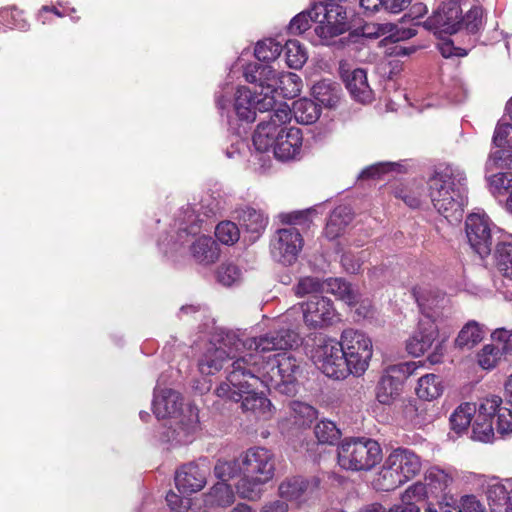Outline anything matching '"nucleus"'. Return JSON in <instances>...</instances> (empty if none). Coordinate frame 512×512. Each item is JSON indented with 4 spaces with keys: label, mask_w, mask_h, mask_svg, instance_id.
<instances>
[{
    "label": "nucleus",
    "mask_w": 512,
    "mask_h": 512,
    "mask_svg": "<svg viewBox=\"0 0 512 512\" xmlns=\"http://www.w3.org/2000/svg\"><path fill=\"white\" fill-rule=\"evenodd\" d=\"M297 341V336L291 331L285 332L284 335L265 334L260 337H251L241 339L237 333L233 331H220L216 333L211 341L207 344L204 352L199 357L198 369L203 375H213L220 371L227 362L231 361L227 368L226 381H223L216 388V395L223 399H239L240 393L232 391V387L242 389L245 381L239 377V385L230 381V375L234 370L235 363L239 359H244V366H248L249 354L251 351H273L286 350Z\"/></svg>",
    "instance_id": "nucleus-1"
},
{
    "label": "nucleus",
    "mask_w": 512,
    "mask_h": 512,
    "mask_svg": "<svg viewBox=\"0 0 512 512\" xmlns=\"http://www.w3.org/2000/svg\"><path fill=\"white\" fill-rule=\"evenodd\" d=\"M275 470V455L264 447L249 448L237 458L219 460L214 466L218 479L238 478L235 488L239 497L250 501L261 498L263 486L274 478Z\"/></svg>",
    "instance_id": "nucleus-2"
},
{
    "label": "nucleus",
    "mask_w": 512,
    "mask_h": 512,
    "mask_svg": "<svg viewBox=\"0 0 512 512\" xmlns=\"http://www.w3.org/2000/svg\"><path fill=\"white\" fill-rule=\"evenodd\" d=\"M266 351H251L249 364L244 366V359H239L230 375V381L239 385V377L245 385L262 383L268 389H275L280 393L292 395L296 392L299 363L290 353H277L264 358Z\"/></svg>",
    "instance_id": "nucleus-3"
},
{
    "label": "nucleus",
    "mask_w": 512,
    "mask_h": 512,
    "mask_svg": "<svg viewBox=\"0 0 512 512\" xmlns=\"http://www.w3.org/2000/svg\"><path fill=\"white\" fill-rule=\"evenodd\" d=\"M429 197L434 208L450 222L460 221L466 204V176L452 165L440 167L428 181Z\"/></svg>",
    "instance_id": "nucleus-4"
},
{
    "label": "nucleus",
    "mask_w": 512,
    "mask_h": 512,
    "mask_svg": "<svg viewBox=\"0 0 512 512\" xmlns=\"http://www.w3.org/2000/svg\"><path fill=\"white\" fill-rule=\"evenodd\" d=\"M181 395L172 389L155 390L153 411L157 418H171L170 427L165 437L172 444L185 445L191 443L200 430L198 411L189 406L182 410Z\"/></svg>",
    "instance_id": "nucleus-5"
},
{
    "label": "nucleus",
    "mask_w": 512,
    "mask_h": 512,
    "mask_svg": "<svg viewBox=\"0 0 512 512\" xmlns=\"http://www.w3.org/2000/svg\"><path fill=\"white\" fill-rule=\"evenodd\" d=\"M283 322H289L288 328H281L268 334L284 335L291 331L297 336V341L291 346L298 345L299 336L295 331L300 322L310 330H319L334 325L340 321V315L334 307L331 299L324 296H314L306 302L299 303L289 308L282 317ZM287 349H290L288 347Z\"/></svg>",
    "instance_id": "nucleus-6"
},
{
    "label": "nucleus",
    "mask_w": 512,
    "mask_h": 512,
    "mask_svg": "<svg viewBox=\"0 0 512 512\" xmlns=\"http://www.w3.org/2000/svg\"><path fill=\"white\" fill-rule=\"evenodd\" d=\"M422 469V460L413 450L399 447L386 457L375 486L382 491H392L416 477Z\"/></svg>",
    "instance_id": "nucleus-7"
},
{
    "label": "nucleus",
    "mask_w": 512,
    "mask_h": 512,
    "mask_svg": "<svg viewBox=\"0 0 512 512\" xmlns=\"http://www.w3.org/2000/svg\"><path fill=\"white\" fill-rule=\"evenodd\" d=\"M243 76L248 83L257 84L274 97L279 91L284 98H294L302 89V80L297 74L277 72L269 65L250 63L244 68Z\"/></svg>",
    "instance_id": "nucleus-8"
},
{
    "label": "nucleus",
    "mask_w": 512,
    "mask_h": 512,
    "mask_svg": "<svg viewBox=\"0 0 512 512\" xmlns=\"http://www.w3.org/2000/svg\"><path fill=\"white\" fill-rule=\"evenodd\" d=\"M381 460V446L370 438H345L337 447V464L347 471H369Z\"/></svg>",
    "instance_id": "nucleus-9"
},
{
    "label": "nucleus",
    "mask_w": 512,
    "mask_h": 512,
    "mask_svg": "<svg viewBox=\"0 0 512 512\" xmlns=\"http://www.w3.org/2000/svg\"><path fill=\"white\" fill-rule=\"evenodd\" d=\"M184 218L187 227L180 229L178 232V240L181 245L190 243V253L193 259L202 265H210L215 263L220 255L218 245L212 237L206 235L196 236L195 226L199 222H203L199 214H196L194 208H188Z\"/></svg>",
    "instance_id": "nucleus-10"
},
{
    "label": "nucleus",
    "mask_w": 512,
    "mask_h": 512,
    "mask_svg": "<svg viewBox=\"0 0 512 512\" xmlns=\"http://www.w3.org/2000/svg\"><path fill=\"white\" fill-rule=\"evenodd\" d=\"M264 112L269 114L266 119L257 125L253 134V144L260 152L270 151L271 145L277 139V136L293 128L289 126L292 111L286 102L276 100V105L269 110H264Z\"/></svg>",
    "instance_id": "nucleus-11"
},
{
    "label": "nucleus",
    "mask_w": 512,
    "mask_h": 512,
    "mask_svg": "<svg viewBox=\"0 0 512 512\" xmlns=\"http://www.w3.org/2000/svg\"><path fill=\"white\" fill-rule=\"evenodd\" d=\"M349 374L362 376L369 367L373 355L372 340L363 332L349 328L340 336Z\"/></svg>",
    "instance_id": "nucleus-12"
},
{
    "label": "nucleus",
    "mask_w": 512,
    "mask_h": 512,
    "mask_svg": "<svg viewBox=\"0 0 512 512\" xmlns=\"http://www.w3.org/2000/svg\"><path fill=\"white\" fill-rule=\"evenodd\" d=\"M312 11L315 22L319 23L315 28V34L320 44L330 45L334 37L349 29L346 12L339 5L315 3Z\"/></svg>",
    "instance_id": "nucleus-13"
},
{
    "label": "nucleus",
    "mask_w": 512,
    "mask_h": 512,
    "mask_svg": "<svg viewBox=\"0 0 512 512\" xmlns=\"http://www.w3.org/2000/svg\"><path fill=\"white\" fill-rule=\"evenodd\" d=\"M312 358L315 365L330 378L345 379L350 375L341 340H325L315 348Z\"/></svg>",
    "instance_id": "nucleus-14"
},
{
    "label": "nucleus",
    "mask_w": 512,
    "mask_h": 512,
    "mask_svg": "<svg viewBox=\"0 0 512 512\" xmlns=\"http://www.w3.org/2000/svg\"><path fill=\"white\" fill-rule=\"evenodd\" d=\"M465 232L471 248L484 258L490 254L493 238L500 230L485 213L475 212L467 216Z\"/></svg>",
    "instance_id": "nucleus-15"
},
{
    "label": "nucleus",
    "mask_w": 512,
    "mask_h": 512,
    "mask_svg": "<svg viewBox=\"0 0 512 512\" xmlns=\"http://www.w3.org/2000/svg\"><path fill=\"white\" fill-rule=\"evenodd\" d=\"M255 92L245 86H239L234 94L233 110L239 119L252 122L256 118V112H264L276 105V98L270 95L266 90Z\"/></svg>",
    "instance_id": "nucleus-16"
},
{
    "label": "nucleus",
    "mask_w": 512,
    "mask_h": 512,
    "mask_svg": "<svg viewBox=\"0 0 512 512\" xmlns=\"http://www.w3.org/2000/svg\"><path fill=\"white\" fill-rule=\"evenodd\" d=\"M510 122L499 123L495 129L493 143L497 147L492 151L486 162V168H512V98L506 105Z\"/></svg>",
    "instance_id": "nucleus-17"
},
{
    "label": "nucleus",
    "mask_w": 512,
    "mask_h": 512,
    "mask_svg": "<svg viewBox=\"0 0 512 512\" xmlns=\"http://www.w3.org/2000/svg\"><path fill=\"white\" fill-rule=\"evenodd\" d=\"M303 238L295 227L279 229L270 242L272 258L284 265L293 264L302 250Z\"/></svg>",
    "instance_id": "nucleus-18"
},
{
    "label": "nucleus",
    "mask_w": 512,
    "mask_h": 512,
    "mask_svg": "<svg viewBox=\"0 0 512 512\" xmlns=\"http://www.w3.org/2000/svg\"><path fill=\"white\" fill-rule=\"evenodd\" d=\"M420 363L410 361L389 366L377 386L378 401L382 404H390L399 395L402 381L413 375Z\"/></svg>",
    "instance_id": "nucleus-19"
},
{
    "label": "nucleus",
    "mask_w": 512,
    "mask_h": 512,
    "mask_svg": "<svg viewBox=\"0 0 512 512\" xmlns=\"http://www.w3.org/2000/svg\"><path fill=\"white\" fill-rule=\"evenodd\" d=\"M422 305L426 313L425 317L419 318L417 329L406 341L407 352L415 357L423 355L430 349L439 334V325L430 318L433 316L429 311L431 307L425 302Z\"/></svg>",
    "instance_id": "nucleus-20"
},
{
    "label": "nucleus",
    "mask_w": 512,
    "mask_h": 512,
    "mask_svg": "<svg viewBox=\"0 0 512 512\" xmlns=\"http://www.w3.org/2000/svg\"><path fill=\"white\" fill-rule=\"evenodd\" d=\"M209 470L206 459L183 465L175 474V484L178 491L184 495L201 491L207 483Z\"/></svg>",
    "instance_id": "nucleus-21"
},
{
    "label": "nucleus",
    "mask_w": 512,
    "mask_h": 512,
    "mask_svg": "<svg viewBox=\"0 0 512 512\" xmlns=\"http://www.w3.org/2000/svg\"><path fill=\"white\" fill-rule=\"evenodd\" d=\"M320 481L318 478L305 479L295 476L285 479L279 485V495L285 501L300 505L306 502L318 490Z\"/></svg>",
    "instance_id": "nucleus-22"
},
{
    "label": "nucleus",
    "mask_w": 512,
    "mask_h": 512,
    "mask_svg": "<svg viewBox=\"0 0 512 512\" xmlns=\"http://www.w3.org/2000/svg\"><path fill=\"white\" fill-rule=\"evenodd\" d=\"M257 385L246 384L240 389L232 387V391L240 393L239 399H230L233 402L241 401V408L244 412H251L256 418L269 419L272 415V404L268 398L253 391Z\"/></svg>",
    "instance_id": "nucleus-23"
},
{
    "label": "nucleus",
    "mask_w": 512,
    "mask_h": 512,
    "mask_svg": "<svg viewBox=\"0 0 512 512\" xmlns=\"http://www.w3.org/2000/svg\"><path fill=\"white\" fill-rule=\"evenodd\" d=\"M461 12L462 10L456 1L444 3L428 19L427 26L430 29L455 33L461 28Z\"/></svg>",
    "instance_id": "nucleus-24"
},
{
    "label": "nucleus",
    "mask_w": 512,
    "mask_h": 512,
    "mask_svg": "<svg viewBox=\"0 0 512 512\" xmlns=\"http://www.w3.org/2000/svg\"><path fill=\"white\" fill-rule=\"evenodd\" d=\"M302 149V133L299 128H290L285 133L277 136L272 143L270 150L280 161H290L296 159Z\"/></svg>",
    "instance_id": "nucleus-25"
},
{
    "label": "nucleus",
    "mask_w": 512,
    "mask_h": 512,
    "mask_svg": "<svg viewBox=\"0 0 512 512\" xmlns=\"http://www.w3.org/2000/svg\"><path fill=\"white\" fill-rule=\"evenodd\" d=\"M341 76L351 96L358 102L368 103L373 99V91L367 80L366 71L361 68L345 70L341 66Z\"/></svg>",
    "instance_id": "nucleus-26"
},
{
    "label": "nucleus",
    "mask_w": 512,
    "mask_h": 512,
    "mask_svg": "<svg viewBox=\"0 0 512 512\" xmlns=\"http://www.w3.org/2000/svg\"><path fill=\"white\" fill-rule=\"evenodd\" d=\"M491 512H512V487L510 490L498 479L487 482L485 490Z\"/></svg>",
    "instance_id": "nucleus-27"
},
{
    "label": "nucleus",
    "mask_w": 512,
    "mask_h": 512,
    "mask_svg": "<svg viewBox=\"0 0 512 512\" xmlns=\"http://www.w3.org/2000/svg\"><path fill=\"white\" fill-rule=\"evenodd\" d=\"M416 300L418 302L421 317H425L424 306L422 305L424 302L427 303L431 308L429 309L431 316V320L440 325L444 315L445 308L448 303V299L446 296L438 291H425L418 295H416Z\"/></svg>",
    "instance_id": "nucleus-28"
},
{
    "label": "nucleus",
    "mask_w": 512,
    "mask_h": 512,
    "mask_svg": "<svg viewBox=\"0 0 512 512\" xmlns=\"http://www.w3.org/2000/svg\"><path fill=\"white\" fill-rule=\"evenodd\" d=\"M453 480L452 471L442 469L439 466H431L424 473V483L431 496H437L444 492Z\"/></svg>",
    "instance_id": "nucleus-29"
},
{
    "label": "nucleus",
    "mask_w": 512,
    "mask_h": 512,
    "mask_svg": "<svg viewBox=\"0 0 512 512\" xmlns=\"http://www.w3.org/2000/svg\"><path fill=\"white\" fill-rule=\"evenodd\" d=\"M351 221L352 213L350 208L347 206H339L335 208L330 214L324 229L325 237L329 240L338 238L346 231V228Z\"/></svg>",
    "instance_id": "nucleus-30"
},
{
    "label": "nucleus",
    "mask_w": 512,
    "mask_h": 512,
    "mask_svg": "<svg viewBox=\"0 0 512 512\" xmlns=\"http://www.w3.org/2000/svg\"><path fill=\"white\" fill-rule=\"evenodd\" d=\"M228 480H221L213 485L204 495V503L207 507H228L235 501L234 491Z\"/></svg>",
    "instance_id": "nucleus-31"
},
{
    "label": "nucleus",
    "mask_w": 512,
    "mask_h": 512,
    "mask_svg": "<svg viewBox=\"0 0 512 512\" xmlns=\"http://www.w3.org/2000/svg\"><path fill=\"white\" fill-rule=\"evenodd\" d=\"M324 292L333 294L337 299L349 306L359 300V293L350 283L341 278H329L325 281Z\"/></svg>",
    "instance_id": "nucleus-32"
},
{
    "label": "nucleus",
    "mask_w": 512,
    "mask_h": 512,
    "mask_svg": "<svg viewBox=\"0 0 512 512\" xmlns=\"http://www.w3.org/2000/svg\"><path fill=\"white\" fill-rule=\"evenodd\" d=\"M314 98L323 106L333 108L340 100V86L330 80H321L312 86Z\"/></svg>",
    "instance_id": "nucleus-33"
},
{
    "label": "nucleus",
    "mask_w": 512,
    "mask_h": 512,
    "mask_svg": "<svg viewBox=\"0 0 512 512\" xmlns=\"http://www.w3.org/2000/svg\"><path fill=\"white\" fill-rule=\"evenodd\" d=\"M484 334L485 332L478 322L469 321L459 331L454 341L455 347L470 350L482 341Z\"/></svg>",
    "instance_id": "nucleus-34"
},
{
    "label": "nucleus",
    "mask_w": 512,
    "mask_h": 512,
    "mask_svg": "<svg viewBox=\"0 0 512 512\" xmlns=\"http://www.w3.org/2000/svg\"><path fill=\"white\" fill-rule=\"evenodd\" d=\"M291 111L295 120L298 123L305 125L314 123L320 115L318 104L307 98H301L294 101Z\"/></svg>",
    "instance_id": "nucleus-35"
},
{
    "label": "nucleus",
    "mask_w": 512,
    "mask_h": 512,
    "mask_svg": "<svg viewBox=\"0 0 512 512\" xmlns=\"http://www.w3.org/2000/svg\"><path fill=\"white\" fill-rule=\"evenodd\" d=\"M241 224L251 234V239L255 240L265 230L268 218L260 211L246 208L241 215Z\"/></svg>",
    "instance_id": "nucleus-36"
},
{
    "label": "nucleus",
    "mask_w": 512,
    "mask_h": 512,
    "mask_svg": "<svg viewBox=\"0 0 512 512\" xmlns=\"http://www.w3.org/2000/svg\"><path fill=\"white\" fill-rule=\"evenodd\" d=\"M443 384L439 376L426 374L420 377L416 387V394L419 398L431 401L443 393Z\"/></svg>",
    "instance_id": "nucleus-37"
},
{
    "label": "nucleus",
    "mask_w": 512,
    "mask_h": 512,
    "mask_svg": "<svg viewBox=\"0 0 512 512\" xmlns=\"http://www.w3.org/2000/svg\"><path fill=\"white\" fill-rule=\"evenodd\" d=\"M474 414H476V404L462 403L450 416L451 429L457 434L467 431Z\"/></svg>",
    "instance_id": "nucleus-38"
},
{
    "label": "nucleus",
    "mask_w": 512,
    "mask_h": 512,
    "mask_svg": "<svg viewBox=\"0 0 512 512\" xmlns=\"http://www.w3.org/2000/svg\"><path fill=\"white\" fill-rule=\"evenodd\" d=\"M495 259L499 271L512 280V243L500 241L496 245Z\"/></svg>",
    "instance_id": "nucleus-39"
},
{
    "label": "nucleus",
    "mask_w": 512,
    "mask_h": 512,
    "mask_svg": "<svg viewBox=\"0 0 512 512\" xmlns=\"http://www.w3.org/2000/svg\"><path fill=\"white\" fill-rule=\"evenodd\" d=\"M286 63L290 68L299 69L307 61L306 49L298 40H288L285 44Z\"/></svg>",
    "instance_id": "nucleus-40"
},
{
    "label": "nucleus",
    "mask_w": 512,
    "mask_h": 512,
    "mask_svg": "<svg viewBox=\"0 0 512 512\" xmlns=\"http://www.w3.org/2000/svg\"><path fill=\"white\" fill-rule=\"evenodd\" d=\"M324 289L325 281L314 276L300 277L297 283L293 286L295 295L300 298L307 295L322 293L324 292Z\"/></svg>",
    "instance_id": "nucleus-41"
},
{
    "label": "nucleus",
    "mask_w": 512,
    "mask_h": 512,
    "mask_svg": "<svg viewBox=\"0 0 512 512\" xmlns=\"http://www.w3.org/2000/svg\"><path fill=\"white\" fill-rule=\"evenodd\" d=\"M282 51V45L272 38L258 41L254 49L255 57L263 62L276 60Z\"/></svg>",
    "instance_id": "nucleus-42"
},
{
    "label": "nucleus",
    "mask_w": 512,
    "mask_h": 512,
    "mask_svg": "<svg viewBox=\"0 0 512 512\" xmlns=\"http://www.w3.org/2000/svg\"><path fill=\"white\" fill-rule=\"evenodd\" d=\"M317 440L322 444H334L341 437V432L336 424L330 420H321L314 428Z\"/></svg>",
    "instance_id": "nucleus-43"
},
{
    "label": "nucleus",
    "mask_w": 512,
    "mask_h": 512,
    "mask_svg": "<svg viewBox=\"0 0 512 512\" xmlns=\"http://www.w3.org/2000/svg\"><path fill=\"white\" fill-rule=\"evenodd\" d=\"M396 197L402 199L404 203L411 208H418L424 197V188L422 183H411L410 185L397 190Z\"/></svg>",
    "instance_id": "nucleus-44"
},
{
    "label": "nucleus",
    "mask_w": 512,
    "mask_h": 512,
    "mask_svg": "<svg viewBox=\"0 0 512 512\" xmlns=\"http://www.w3.org/2000/svg\"><path fill=\"white\" fill-rule=\"evenodd\" d=\"M502 398L497 395H491L481 400L478 409L476 408V417L480 419L492 420L497 416L498 410L502 409Z\"/></svg>",
    "instance_id": "nucleus-45"
},
{
    "label": "nucleus",
    "mask_w": 512,
    "mask_h": 512,
    "mask_svg": "<svg viewBox=\"0 0 512 512\" xmlns=\"http://www.w3.org/2000/svg\"><path fill=\"white\" fill-rule=\"evenodd\" d=\"M494 421L475 418L472 426V439L481 442H490L494 437Z\"/></svg>",
    "instance_id": "nucleus-46"
},
{
    "label": "nucleus",
    "mask_w": 512,
    "mask_h": 512,
    "mask_svg": "<svg viewBox=\"0 0 512 512\" xmlns=\"http://www.w3.org/2000/svg\"><path fill=\"white\" fill-rule=\"evenodd\" d=\"M215 235L221 243L232 245L238 241L240 231L235 223L223 221L216 226Z\"/></svg>",
    "instance_id": "nucleus-47"
},
{
    "label": "nucleus",
    "mask_w": 512,
    "mask_h": 512,
    "mask_svg": "<svg viewBox=\"0 0 512 512\" xmlns=\"http://www.w3.org/2000/svg\"><path fill=\"white\" fill-rule=\"evenodd\" d=\"M291 411L295 417V419L301 425H307L311 423L317 417V410L304 402L293 401L290 404Z\"/></svg>",
    "instance_id": "nucleus-48"
},
{
    "label": "nucleus",
    "mask_w": 512,
    "mask_h": 512,
    "mask_svg": "<svg viewBox=\"0 0 512 512\" xmlns=\"http://www.w3.org/2000/svg\"><path fill=\"white\" fill-rule=\"evenodd\" d=\"M470 33L478 32L483 26V10L480 6H473L465 16H461V27Z\"/></svg>",
    "instance_id": "nucleus-49"
},
{
    "label": "nucleus",
    "mask_w": 512,
    "mask_h": 512,
    "mask_svg": "<svg viewBox=\"0 0 512 512\" xmlns=\"http://www.w3.org/2000/svg\"><path fill=\"white\" fill-rule=\"evenodd\" d=\"M431 496L428 491L426 485L422 481H417L407 487V489L401 494V500H405L406 502L415 503L425 500Z\"/></svg>",
    "instance_id": "nucleus-50"
},
{
    "label": "nucleus",
    "mask_w": 512,
    "mask_h": 512,
    "mask_svg": "<svg viewBox=\"0 0 512 512\" xmlns=\"http://www.w3.org/2000/svg\"><path fill=\"white\" fill-rule=\"evenodd\" d=\"M402 165L397 162H381L365 168L361 174V178H376L390 171H401Z\"/></svg>",
    "instance_id": "nucleus-51"
},
{
    "label": "nucleus",
    "mask_w": 512,
    "mask_h": 512,
    "mask_svg": "<svg viewBox=\"0 0 512 512\" xmlns=\"http://www.w3.org/2000/svg\"><path fill=\"white\" fill-rule=\"evenodd\" d=\"M501 357V351L494 345H485L478 353V363L483 369H492Z\"/></svg>",
    "instance_id": "nucleus-52"
},
{
    "label": "nucleus",
    "mask_w": 512,
    "mask_h": 512,
    "mask_svg": "<svg viewBox=\"0 0 512 512\" xmlns=\"http://www.w3.org/2000/svg\"><path fill=\"white\" fill-rule=\"evenodd\" d=\"M311 22H315L312 8L297 14L289 24V31L292 34H301L310 28Z\"/></svg>",
    "instance_id": "nucleus-53"
},
{
    "label": "nucleus",
    "mask_w": 512,
    "mask_h": 512,
    "mask_svg": "<svg viewBox=\"0 0 512 512\" xmlns=\"http://www.w3.org/2000/svg\"><path fill=\"white\" fill-rule=\"evenodd\" d=\"M458 512H487L485 505L473 494L463 495L456 503Z\"/></svg>",
    "instance_id": "nucleus-54"
},
{
    "label": "nucleus",
    "mask_w": 512,
    "mask_h": 512,
    "mask_svg": "<svg viewBox=\"0 0 512 512\" xmlns=\"http://www.w3.org/2000/svg\"><path fill=\"white\" fill-rule=\"evenodd\" d=\"M240 270L234 264H222L217 271V279L224 286H231L240 278Z\"/></svg>",
    "instance_id": "nucleus-55"
},
{
    "label": "nucleus",
    "mask_w": 512,
    "mask_h": 512,
    "mask_svg": "<svg viewBox=\"0 0 512 512\" xmlns=\"http://www.w3.org/2000/svg\"><path fill=\"white\" fill-rule=\"evenodd\" d=\"M366 258V252L361 251L359 255H354L352 253H345L342 255L341 263L343 268L351 274H356L360 272L362 264Z\"/></svg>",
    "instance_id": "nucleus-56"
},
{
    "label": "nucleus",
    "mask_w": 512,
    "mask_h": 512,
    "mask_svg": "<svg viewBox=\"0 0 512 512\" xmlns=\"http://www.w3.org/2000/svg\"><path fill=\"white\" fill-rule=\"evenodd\" d=\"M494 426L501 435L512 432V412L504 407L499 409L496 420L494 419Z\"/></svg>",
    "instance_id": "nucleus-57"
},
{
    "label": "nucleus",
    "mask_w": 512,
    "mask_h": 512,
    "mask_svg": "<svg viewBox=\"0 0 512 512\" xmlns=\"http://www.w3.org/2000/svg\"><path fill=\"white\" fill-rule=\"evenodd\" d=\"M166 501L170 509L174 512H185L190 507V499L181 497L175 492L170 491L166 495Z\"/></svg>",
    "instance_id": "nucleus-58"
},
{
    "label": "nucleus",
    "mask_w": 512,
    "mask_h": 512,
    "mask_svg": "<svg viewBox=\"0 0 512 512\" xmlns=\"http://www.w3.org/2000/svg\"><path fill=\"white\" fill-rule=\"evenodd\" d=\"M490 185L499 193L502 190L510 193L512 190V179L507 173H496L490 177Z\"/></svg>",
    "instance_id": "nucleus-59"
},
{
    "label": "nucleus",
    "mask_w": 512,
    "mask_h": 512,
    "mask_svg": "<svg viewBox=\"0 0 512 512\" xmlns=\"http://www.w3.org/2000/svg\"><path fill=\"white\" fill-rule=\"evenodd\" d=\"M232 91L233 88L226 83L221 87V91L216 94V104L220 110L224 111L230 107L231 99L229 96Z\"/></svg>",
    "instance_id": "nucleus-60"
},
{
    "label": "nucleus",
    "mask_w": 512,
    "mask_h": 512,
    "mask_svg": "<svg viewBox=\"0 0 512 512\" xmlns=\"http://www.w3.org/2000/svg\"><path fill=\"white\" fill-rule=\"evenodd\" d=\"M439 52L444 58H450L452 56H465L467 53L465 50L455 47L451 41H444L438 46Z\"/></svg>",
    "instance_id": "nucleus-61"
},
{
    "label": "nucleus",
    "mask_w": 512,
    "mask_h": 512,
    "mask_svg": "<svg viewBox=\"0 0 512 512\" xmlns=\"http://www.w3.org/2000/svg\"><path fill=\"white\" fill-rule=\"evenodd\" d=\"M2 17L10 16L12 19L11 25L14 27L24 30L27 27V23L21 19V12L17 9H4L0 11Z\"/></svg>",
    "instance_id": "nucleus-62"
},
{
    "label": "nucleus",
    "mask_w": 512,
    "mask_h": 512,
    "mask_svg": "<svg viewBox=\"0 0 512 512\" xmlns=\"http://www.w3.org/2000/svg\"><path fill=\"white\" fill-rule=\"evenodd\" d=\"M383 9L398 14L409 6L412 0H382Z\"/></svg>",
    "instance_id": "nucleus-63"
},
{
    "label": "nucleus",
    "mask_w": 512,
    "mask_h": 512,
    "mask_svg": "<svg viewBox=\"0 0 512 512\" xmlns=\"http://www.w3.org/2000/svg\"><path fill=\"white\" fill-rule=\"evenodd\" d=\"M385 512H420V507L415 503L406 502L401 500L399 503L392 505Z\"/></svg>",
    "instance_id": "nucleus-64"
}]
</instances>
